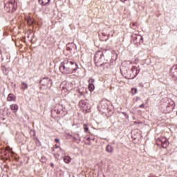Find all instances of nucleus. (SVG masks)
Returning a JSON list of instances; mask_svg holds the SVG:
<instances>
[{
    "mask_svg": "<svg viewBox=\"0 0 177 177\" xmlns=\"http://www.w3.org/2000/svg\"><path fill=\"white\" fill-rule=\"evenodd\" d=\"M79 105L80 107H82V109H86V101L85 100H81L79 102Z\"/></svg>",
    "mask_w": 177,
    "mask_h": 177,
    "instance_id": "obj_13",
    "label": "nucleus"
},
{
    "mask_svg": "<svg viewBox=\"0 0 177 177\" xmlns=\"http://www.w3.org/2000/svg\"><path fill=\"white\" fill-rule=\"evenodd\" d=\"M83 128H84V132H88V131H89V128L88 127V124H84L83 126Z\"/></svg>",
    "mask_w": 177,
    "mask_h": 177,
    "instance_id": "obj_21",
    "label": "nucleus"
},
{
    "mask_svg": "<svg viewBox=\"0 0 177 177\" xmlns=\"http://www.w3.org/2000/svg\"><path fill=\"white\" fill-rule=\"evenodd\" d=\"M73 138L75 139V140H77V138H75V137H73Z\"/></svg>",
    "mask_w": 177,
    "mask_h": 177,
    "instance_id": "obj_31",
    "label": "nucleus"
},
{
    "mask_svg": "<svg viewBox=\"0 0 177 177\" xmlns=\"http://www.w3.org/2000/svg\"><path fill=\"white\" fill-rule=\"evenodd\" d=\"M10 107L13 113H16L19 110V106L16 104L10 105Z\"/></svg>",
    "mask_w": 177,
    "mask_h": 177,
    "instance_id": "obj_11",
    "label": "nucleus"
},
{
    "mask_svg": "<svg viewBox=\"0 0 177 177\" xmlns=\"http://www.w3.org/2000/svg\"><path fill=\"white\" fill-rule=\"evenodd\" d=\"M64 161L66 164H70L71 162V158L70 156H64Z\"/></svg>",
    "mask_w": 177,
    "mask_h": 177,
    "instance_id": "obj_15",
    "label": "nucleus"
},
{
    "mask_svg": "<svg viewBox=\"0 0 177 177\" xmlns=\"http://www.w3.org/2000/svg\"><path fill=\"white\" fill-rule=\"evenodd\" d=\"M4 8L6 12H15L16 10L15 0H5Z\"/></svg>",
    "mask_w": 177,
    "mask_h": 177,
    "instance_id": "obj_2",
    "label": "nucleus"
},
{
    "mask_svg": "<svg viewBox=\"0 0 177 177\" xmlns=\"http://www.w3.org/2000/svg\"><path fill=\"white\" fill-rule=\"evenodd\" d=\"M59 69L63 74H73L78 70V64L75 62L65 59L61 64Z\"/></svg>",
    "mask_w": 177,
    "mask_h": 177,
    "instance_id": "obj_1",
    "label": "nucleus"
},
{
    "mask_svg": "<svg viewBox=\"0 0 177 177\" xmlns=\"http://www.w3.org/2000/svg\"><path fill=\"white\" fill-rule=\"evenodd\" d=\"M175 109V102L171 100L165 106L164 109L165 113H171Z\"/></svg>",
    "mask_w": 177,
    "mask_h": 177,
    "instance_id": "obj_3",
    "label": "nucleus"
},
{
    "mask_svg": "<svg viewBox=\"0 0 177 177\" xmlns=\"http://www.w3.org/2000/svg\"><path fill=\"white\" fill-rule=\"evenodd\" d=\"M106 151L107 153H109L110 154H111V153H113V151H114V148H113V147L111 145H107L106 147Z\"/></svg>",
    "mask_w": 177,
    "mask_h": 177,
    "instance_id": "obj_12",
    "label": "nucleus"
},
{
    "mask_svg": "<svg viewBox=\"0 0 177 177\" xmlns=\"http://www.w3.org/2000/svg\"><path fill=\"white\" fill-rule=\"evenodd\" d=\"M50 1V0H43L41 1L42 5H46L47 3H49V2Z\"/></svg>",
    "mask_w": 177,
    "mask_h": 177,
    "instance_id": "obj_22",
    "label": "nucleus"
},
{
    "mask_svg": "<svg viewBox=\"0 0 177 177\" xmlns=\"http://www.w3.org/2000/svg\"><path fill=\"white\" fill-rule=\"evenodd\" d=\"M78 91L81 96H84V95H85V93H86V88L82 87V88H79Z\"/></svg>",
    "mask_w": 177,
    "mask_h": 177,
    "instance_id": "obj_10",
    "label": "nucleus"
},
{
    "mask_svg": "<svg viewBox=\"0 0 177 177\" xmlns=\"http://www.w3.org/2000/svg\"><path fill=\"white\" fill-rule=\"evenodd\" d=\"M141 39H143V38H142V37H141Z\"/></svg>",
    "mask_w": 177,
    "mask_h": 177,
    "instance_id": "obj_35",
    "label": "nucleus"
},
{
    "mask_svg": "<svg viewBox=\"0 0 177 177\" xmlns=\"http://www.w3.org/2000/svg\"><path fill=\"white\" fill-rule=\"evenodd\" d=\"M87 140H91V138H87Z\"/></svg>",
    "mask_w": 177,
    "mask_h": 177,
    "instance_id": "obj_28",
    "label": "nucleus"
},
{
    "mask_svg": "<svg viewBox=\"0 0 177 177\" xmlns=\"http://www.w3.org/2000/svg\"><path fill=\"white\" fill-rule=\"evenodd\" d=\"M98 109L101 113H106V102L104 101L100 102V104L98 106Z\"/></svg>",
    "mask_w": 177,
    "mask_h": 177,
    "instance_id": "obj_6",
    "label": "nucleus"
},
{
    "mask_svg": "<svg viewBox=\"0 0 177 177\" xmlns=\"http://www.w3.org/2000/svg\"><path fill=\"white\" fill-rule=\"evenodd\" d=\"M40 84L44 86H49V84H52V80L48 77H44L40 80Z\"/></svg>",
    "mask_w": 177,
    "mask_h": 177,
    "instance_id": "obj_5",
    "label": "nucleus"
},
{
    "mask_svg": "<svg viewBox=\"0 0 177 177\" xmlns=\"http://www.w3.org/2000/svg\"><path fill=\"white\" fill-rule=\"evenodd\" d=\"M26 20H27L28 24H29V26H31V24H32V23H34V19L31 17L26 18Z\"/></svg>",
    "mask_w": 177,
    "mask_h": 177,
    "instance_id": "obj_18",
    "label": "nucleus"
},
{
    "mask_svg": "<svg viewBox=\"0 0 177 177\" xmlns=\"http://www.w3.org/2000/svg\"><path fill=\"white\" fill-rule=\"evenodd\" d=\"M95 82V79L90 78L88 80V84H93Z\"/></svg>",
    "mask_w": 177,
    "mask_h": 177,
    "instance_id": "obj_23",
    "label": "nucleus"
},
{
    "mask_svg": "<svg viewBox=\"0 0 177 177\" xmlns=\"http://www.w3.org/2000/svg\"><path fill=\"white\" fill-rule=\"evenodd\" d=\"M50 165H51V167H53L54 165H53V163H51Z\"/></svg>",
    "mask_w": 177,
    "mask_h": 177,
    "instance_id": "obj_32",
    "label": "nucleus"
},
{
    "mask_svg": "<svg viewBox=\"0 0 177 177\" xmlns=\"http://www.w3.org/2000/svg\"><path fill=\"white\" fill-rule=\"evenodd\" d=\"M158 140L159 142H161V145L163 149H167V147H168V145H169V142H168V140H167V138L161 137L158 138Z\"/></svg>",
    "mask_w": 177,
    "mask_h": 177,
    "instance_id": "obj_4",
    "label": "nucleus"
},
{
    "mask_svg": "<svg viewBox=\"0 0 177 177\" xmlns=\"http://www.w3.org/2000/svg\"><path fill=\"white\" fill-rule=\"evenodd\" d=\"M94 59L95 60V62H100V60H102V59H103V53L99 51L97 52L94 57Z\"/></svg>",
    "mask_w": 177,
    "mask_h": 177,
    "instance_id": "obj_7",
    "label": "nucleus"
},
{
    "mask_svg": "<svg viewBox=\"0 0 177 177\" xmlns=\"http://www.w3.org/2000/svg\"><path fill=\"white\" fill-rule=\"evenodd\" d=\"M57 109H55V111H56L57 114H62V109H63V106L62 105H58Z\"/></svg>",
    "mask_w": 177,
    "mask_h": 177,
    "instance_id": "obj_16",
    "label": "nucleus"
},
{
    "mask_svg": "<svg viewBox=\"0 0 177 177\" xmlns=\"http://www.w3.org/2000/svg\"><path fill=\"white\" fill-rule=\"evenodd\" d=\"M59 151H62V149L59 148Z\"/></svg>",
    "mask_w": 177,
    "mask_h": 177,
    "instance_id": "obj_33",
    "label": "nucleus"
},
{
    "mask_svg": "<svg viewBox=\"0 0 177 177\" xmlns=\"http://www.w3.org/2000/svg\"><path fill=\"white\" fill-rule=\"evenodd\" d=\"M7 101L8 102H16V95L10 93L8 95L7 97Z\"/></svg>",
    "mask_w": 177,
    "mask_h": 177,
    "instance_id": "obj_8",
    "label": "nucleus"
},
{
    "mask_svg": "<svg viewBox=\"0 0 177 177\" xmlns=\"http://www.w3.org/2000/svg\"><path fill=\"white\" fill-rule=\"evenodd\" d=\"M55 142L56 143H59L60 141L59 140V139H55Z\"/></svg>",
    "mask_w": 177,
    "mask_h": 177,
    "instance_id": "obj_24",
    "label": "nucleus"
},
{
    "mask_svg": "<svg viewBox=\"0 0 177 177\" xmlns=\"http://www.w3.org/2000/svg\"><path fill=\"white\" fill-rule=\"evenodd\" d=\"M121 1V2H125V1H127V0H120Z\"/></svg>",
    "mask_w": 177,
    "mask_h": 177,
    "instance_id": "obj_27",
    "label": "nucleus"
},
{
    "mask_svg": "<svg viewBox=\"0 0 177 177\" xmlns=\"http://www.w3.org/2000/svg\"><path fill=\"white\" fill-rule=\"evenodd\" d=\"M28 88V84L26 83L22 82L21 83V89H27Z\"/></svg>",
    "mask_w": 177,
    "mask_h": 177,
    "instance_id": "obj_19",
    "label": "nucleus"
},
{
    "mask_svg": "<svg viewBox=\"0 0 177 177\" xmlns=\"http://www.w3.org/2000/svg\"><path fill=\"white\" fill-rule=\"evenodd\" d=\"M171 74H174V75H177V64L172 66L171 68Z\"/></svg>",
    "mask_w": 177,
    "mask_h": 177,
    "instance_id": "obj_14",
    "label": "nucleus"
},
{
    "mask_svg": "<svg viewBox=\"0 0 177 177\" xmlns=\"http://www.w3.org/2000/svg\"><path fill=\"white\" fill-rule=\"evenodd\" d=\"M55 149H59V147L57 146V145H55Z\"/></svg>",
    "mask_w": 177,
    "mask_h": 177,
    "instance_id": "obj_26",
    "label": "nucleus"
},
{
    "mask_svg": "<svg viewBox=\"0 0 177 177\" xmlns=\"http://www.w3.org/2000/svg\"><path fill=\"white\" fill-rule=\"evenodd\" d=\"M77 138H79V139H80V134H77Z\"/></svg>",
    "mask_w": 177,
    "mask_h": 177,
    "instance_id": "obj_29",
    "label": "nucleus"
},
{
    "mask_svg": "<svg viewBox=\"0 0 177 177\" xmlns=\"http://www.w3.org/2000/svg\"><path fill=\"white\" fill-rule=\"evenodd\" d=\"M64 89H66V91H68V92H70V91H71L73 89V84L71 82H66Z\"/></svg>",
    "mask_w": 177,
    "mask_h": 177,
    "instance_id": "obj_9",
    "label": "nucleus"
},
{
    "mask_svg": "<svg viewBox=\"0 0 177 177\" xmlns=\"http://www.w3.org/2000/svg\"><path fill=\"white\" fill-rule=\"evenodd\" d=\"M55 156H59V153H55Z\"/></svg>",
    "mask_w": 177,
    "mask_h": 177,
    "instance_id": "obj_30",
    "label": "nucleus"
},
{
    "mask_svg": "<svg viewBox=\"0 0 177 177\" xmlns=\"http://www.w3.org/2000/svg\"><path fill=\"white\" fill-rule=\"evenodd\" d=\"M140 107L142 109V107H145V105L142 104L140 105Z\"/></svg>",
    "mask_w": 177,
    "mask_h": 177,
    "instance_id": "obj_25",
    "label": "nucleus"
},
{
    "mask_svg": "<svg viewBox=\"0 0 177 177\" xmlns=\"http://www.w3.org/2000/svg\"><path fill=\"white\" fill-rule=\"evenodd\" d=\"M88 90L90 91V92H93V91H95V85H93V84H89Z\"/></svg>",
    "mask_w": 177,
    "mask_h": 177,
    "instance_id": "obj_17",
    "label": "nucleus"
},
{
    "mask_svg": "<svg viewBox=\"0 0 177 177\" xmlns=\"http://www.w3.org/2000/svg\"><path fill=\"white\" fill-rule=\"evenodd\" d=\"M131 93H132V95H136V93H138V88H132Z\"/></svg>",
    "mask_w": 177,
    "mask_h": 177,
    "instance_id": "obj_20",
    "label": "nucleus"
},
{
    "mask_svg": "<svg viewBox=\"0 0 177 177\" xmlns=\"http://www.w3.org/2000/svg\"><path fill=\"white\" fill-rule=\"evenodd\" d=\"M53 151H55V149H53Z\"/></svg>",
    "mask_w": 177,
    "mask_h": 177,
    "instance_id": "obj_34",
    "label": "nucleus"
}]
</instances>
